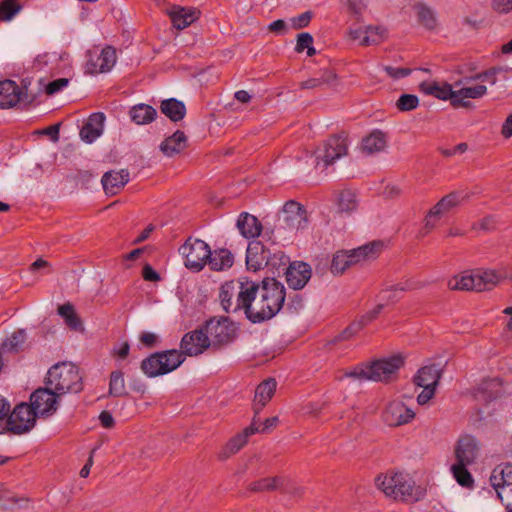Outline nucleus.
<instances>
[{"label": "nucleus", "instance_id": "c756f323", "mask_svg": "<svg viewBox=\"0 0 512 512\" xmlns=\"http://www.w3.org/2000/svg\"><path fill=\"white\" fill-rule=\"evenodd\" d=\"M448 287L451 290H462V291H483L484 286L479 284V279L476 277V273H462L453 277L448 282Z\"/></svg>", "mask_w": 512, "mask_h": 512}, {"label": "nucleus", "instance_id": "052dcab7", "mask_svg": "<svg viewBox=\"0 0 512 512\" xmlns=\"http://www.w3.org/2000/svg\"><path fill=\"white\" fill-rule=\"evenodd\" d=\"M408 289H409L408 286H404L402 284H397V285L391 286L390 289L382 291V293H381L382 294V300H384L386 302L398 301V297L396 295V292H398V291L403 292V291H406Z\"/></svg>", "mask_w": 512, "mask_h": 512}, {"label": "nucleus", "instance_id": "58836bf2", "mask_svg": "<svg viewBox=\"0 0 512 512\" xmlns=\"http://www.w3.org/2000/svg\"><path fill=\"white\" fill-rule=\"evenodd\" d=\"M353 264H356V259L351 251H339L334 255L332 259L331 272L334 275L342 274L347 268H349Z\"/></svg>", "mask_w": 512, "mask_h": 512}, {"label": "nucleus", "instance_id": "a18cd8bd", "mask_svg": "<svg viewBox=\"0 0 512 512\" xmlns=\"http://www.w3.org/2000/svg\"><path fill=\"white\" fill-rule=\"evenodd\" d=\"M417 11L418 21L428 30H433L437 25V20L434 12L425 4L418 3L415 6Z\"/></svg>", "mask_w": 512, "mask_h": 512}, {"label": "nucleus", "instance_id": "79ce46f5", "mask_svg": "<svg viewBox=\"0 0 512 512\" xmlns=\"http://www.w3.org/2000/svg\"><path fill=\"white\" fill-rule=\"evenodd\" d=\"M283 483L281 477H267L254 481L248 485V490L251 492H265L274 491L278 489Z\"/></svg>", "mask_w": 512, "mask_h": 512}, {"label": "nucleus", "instance_id": "9b49d317", "mask_svg": "<svg viewBox=\"0 0 512 512\" xmlns=\"http://www.w3.org/2000/svg\"><path fill=\"white\" fill-rule=\"evenodd\" d=\"M490 483L508 512H512V464L496 467L490 476Z\"/></svg>", "mask_w": 512, "mask_h": 512}, {"label": "nucleus", "instance_id": "f03ea898", "mask_svg": "<svg viewBox=\"0 0 512 512\" xmlns=\"http://www.w3.org/2000/svg\"><path fill=\"white\" fill-rule=\"evenodd\" d=\"M254 282L234 279L221 285L219 300L226 313H236L243 310L250 321V310L254 300Z\"/></svg>", "mask_w": 512, "mask_h": 512}, {"label": "nucleus", "instance_id": "4468645a", "mask_svg": "<svg viewBox=\"0 0 512 512\" xmlns=\"http://www.w3.org/2000/svg\"><path fill=\"white\" fill-rule=\"evenodd\" d=\"M36 418L37 414L30 404L20 403L8 417L7 430L14 434L26 433L34 427Z\"/></svg>", "mask_w": 512, "mask_h": 512}, {"label": "nucleus", "instance_id": "49530a36", "mask_svg": "<svg viewBox=\"0 0 512 512\" xmlns=\"http://www.w3.org/2000/svg\"><path fill=\"white\" fill-rule=\"evenodd\" d=\"M26 340V332L24 329H18L7 338L3 344L2 349L5 352H18L23 348Z\"/></svg>", "mask_w": 512, "mask_h": 512}, {"label": "nucleus", "instance_id": "9d476101", "mask_svg": "<svg viewBox=\"0 0 512 512\" xmlns=\"http://www.w3.org/2000/svg\"><path fill=\"white\" fill-rule=\"evenodd\" d=\"M179 252L185 258V266L195 272L201 271L209 262L211 250L209 245L200 239L189 238L180 248Z\"/></svg>", "mask_w": 512, "mask_h": 512}, {"label": "nucleus", "instance_id": "e2e57ef3", "mask_svg": "<svg viewBox=\"0 0 512 512\" xmlns=\"http://www.w3.org/2000/svg\"><path fill=\"white\" fill-rule=\"evenodd\" d=\"M348 11L353 15L360 16L366 9L365 0H342Z\"/></svg>", "mask_w": 512, "mask_h": 512}, {"label": "nucleus", "instance_id": "0e129e2a", "mask_svg": "<svg viewBox=\"0 0 512 512\" xmlns=\"http://www.w3.org/2000/svg\"><path fill=\"white\" fill-rule=\"evenodd\" d=\"M68 83L69 80L67 78L55 79L45 86V92L47 95H53L61 91L63 88H65L68 85Z\"/></svg>", "mask_w": 512, "mask_h": 512}, {"label": "nucleus", "instance_id": "ddd939ff", "mask_svg": "<svg viewBox=\"0 0 512 512\" xmlns=\"http://www.w3.org/2000/svg\"><path fill=\"white\" fill-rule=\"evenodd\" d=\"M117 60L116 49L107 45L102 49L95 47L88 50L86 72L89 74L105 73L112 69Z\"/></svg>", "mask_w": 512, "mask_h": 512}, {"label": "nucleus", "instance_id": "dca6fc26", "mask_svg": "<svg viewBox=\"0 0 512 512\" xmlns=\"http://www.w3.org/2000/svg\"><path fill=\"white\" fill-rule=\"evenodd\" d=\"M404 364L401 355L378 359L369 364V377L372 381H389Z\"/></svg>", "mask_w": 512, "mask_h": 512}, {"label": "nucleus", "instance_id": "09e8293b", "mask_svg": "<svg viewBox=\"0 0 512 512\" xmlns=\"http://www.w3.org/2000/svg\"><path fill=\"white\" fill-rule=\"evenodd\" d=\"M22 9L17 0H2L0 2V22L11 21Z\"/></svg>", "mask_w": 512, "mask_h": 512}, {"label": "nucleus", "instance_id": "423d86ee", "mask_svg": "<svg viewBox=\"0 0 512 512\" xmlns=\"http://www.w3.org/2000/svg\"><path fill=\"white\" fill-rule=\"evenodd\" d=\"M278 221L279 224L275 227L277 231L284 230L297 233L308 227L309 216L302 204L295 200H288L279 213Z\"/></svg>", "mask_w": 512, "mask_h": 512}, {"label": "nucleus", "instance_id": "0eeeda50", "mask_svg": "<svg viewBox=\"0 0 512 512\" xmlns=\"http://www.w3.org/2000/svg\"><path fill=\"white\" fill-rule=\"evenodd\" d=\"M36 96L29 95L26 85L19 86L13 80L0 81V108H11L19 105L28 109L35 105Z\"/></svg>", "mask_w": 512, "mask_h": 512}, {"label": "nucleus", "instance_id": "4d7b16f0", "mask_svg": "<svg viewBox=\"0 0 512 512\" xmlns=\"http://www.w3.org/2000/svg\"><path fill=\"white\" fill-rule=\"evenodd\" d=\"M361 329V323L354 321L346 329H344L338 336H336L333 342L348 340L352 336L357 334Z\"/></svg>", "mask_w": 512, "mask_h": 512}, {"label": "nucleus", "instance_id": "a211bd4d", "mask_svg": "<svg viewBox=\"0 0 512 512\" xmlns=\"http://www.w3.org/2000/svg\"><path fill=\"white\" fill-rule=\"evenodd\" d=\"M382 417L387 425L397 427L409 423L415 417V413L403 402L392 401L387 405Z\"/></svg>", "mask_w": 512, "mask_h": 512}, {"label": "nucleus", "instance_id": "bb28decb", "mask_svg": "<svg viewBox=\"0 0 512 512\" xmlns=\"http://www.w3.org/2000/svg\"><path fill=\"white\" fill-rule=\"evenodd\" d=\"M106 116L103 112H94L88 118L81 117L80 113L75 112L68 116L67 126H76V128H103Z\"/></svg>", "mask_w": 512, "mask_h": 512}, {"label": "nucleus", "instance_id": "774afa93", "mask_svg": "<svg viewBox=\"0 0 512 512\" xmlns=\"http://www.w3.org/2000/svg\"><path fill=\"white\" fill-rule=\"evenodd\" d=\"M492 8L498 13H509L512 11V0H493Z\"/></svg>", "mask_w": 512, "mask_h": 512}, {"label": "nucleus", "instance_id": "393cba45", "mask_svg": "<svg viewBox=\"0 0 512 512\" xmlns=\"http://www.w3.org/2000/svg\"><path fill=\"white\" fill-rule=\"evenodd\" d=\"M277 383L275 379L268 378L261 382L256 390L254 397L253 409L255 416L263 409V407L270 401L275 393Z\"/></svg>", "mask_w": 512, "mask_h": 512}, {"label": "nucleus", "instance_id": "13d9d810", "mask_svg": "<svg viewBox=\"0 0 512 512\" xmlns=\"http://www.w3.org/2000/svg\"><path fill=\"white\" fill-rule=\"evenodd\" d=\"M369 364H362L353 370L345 372L346 377L356 378L360 380H370Z\"/></svg>", "mask_w": 512, "mask_h": 512}, {"label": "nucleus", "instance_id": "de8ad7c7", "mask_svg": "<svg viewBox=\"0 0 512 512\" xmlns=\"http://www.w3.org/2000/svg\"><path fill=\"white\" fill-rule=\"evenodd\" d=\"M468 464L456 461L452 465L451 471L456 481L463 487L470 488L473 485V478L470 472L467 470Z\"/></svg>", "mask_w": 512, "mask_h": 512}, {"label": "nucleus", "instance_id": "7ed1b4c3", "mask_svg": "<svg viewBox=\"0 0 512 512\" xmlns=\"http://www.w3.org/2000/svg\"><path fill=\"white\" fill-rule=\"evenodd\" d=\"M45 383L60 396L66 393H79L83 389L79 369L71 362H61L52 366L48 370Z\"/></svg>", "mask_w": 512, "mask_h": 512}, {"label": "nucleus", "instance_id": "ea45409f", "mask_svg": "<svg viewBox=\"0 0 512 512\" xmlns=\"http://www.w3.org/2000/svg\"><path fill=\"white\" fill-rule=\"evenodd\" d=\"M382 247H383L382 242L374 241L369 244L358 247L356 249H353V250H351V252H352L353 256H355L356 263H358L361 260L375 259L379 255Z\"/></svg>", "mask_w": 512, "mask_h": 512}, {"label": "nucleus", "instance_id": "2f4dec72", "mask_svg": "<svg viewBox=\"0 0 512 512\" xmlns=\"http://www.w3.org/2000/svg\"><path fill=\"white\" fill-rule=\"evenodd\" d=\"M420 90L427 95H432L441 100H450L451 105L454 107L455 91L452 86L448 83L439 85L436 82L427 83L423 82L420 84Z\"/></svg>", "mask_w": 512, "mask_h": 512}, {"label": "nucleus", "instance_id": "5701e85b", "mask_svg": "<svg viewBox=\"0 0 512 512\" xmlns=\"http://www.w3.org/2000/svg\"><path fill=\"white\" fill-rule=\"evenodd\" d=\"M477 453L478 445L472 436H464L458 440L455 448L456 461L470 465L475 461Z\"/></svg>", "mask_w": 512, "mask_h": 512}, {"label": "nucleus", "instance_id": "6e6552de", "mask_svg": "<svg viewBox=\"0 0 512 512\" xmlns=\"http://www.w3.org/2000/svg\"><path fill=\"white\" fill-rule=\"evenodd\" d=\"M276 260L280 264L286 265L289 258L281 251L271 254V251L266 248L261 242L253 241L249 243L246 252V265L249 270L258 271L261 268L271 265H277Z\"/></svg>", "mask_w": 512, "mask_h": 512}, {"label": "nucleus", "instance_id": "603ef678", "mask_svg": "<svg viewBox=\"0 0 512 512\" xmlns=\"http://www.w3.org/2000/svg\"><path fill=\"white\" fill-rule=\"evenodd\" d=\"M316 78H317V80H319L321 87H323V86L331 87V86L335 85L338 81V76H337L336 72L330 68L321 69L319 71V76Z\"/></svg>", "mask_w": 512, "mask_h": 512}, {"label": "nucleus", "instance_id": "4c0bfd02", "mask_svg": "<svg viewBox=\"0 0 512 512\" xmlns=\"http://www.w3.org/2000/svg\"><path fill=\"white\" fill-rule=\"evenodd\" d=\"M58 314L65 320L66 325L70 329L75 331L83 330L82 321L71 303L68 302L60 305L58 307Z\"/></svg>", "mask_w": 512, "mask_h": 512}, {"label": "nucleus", "instance_id": "6e6d98bb", "mask_svg": "<svg viewBox=\"0 0 512 512\" xmlns=\"http://www.w3.org/2000/svg\"><path fill=\"white\" fill-rule=\"evenodd\" d=\"M439 219L440 217H438L436 214H432V211L430 210L424 218V227L419 232L418 237L422 238L425 237L428 233H430V231L436 227Z\"/></svg>", "mask_w": 512, "mask_h": 512}, {"label": "nucleus", "instance_id": "f257e3e1", "mask_svg": "<svg viewBox=\"0 0 512 512\" xmlns=\"http://www.w3.org/2000/svg\"><path fill=\"white\" fill-rule=\"evenodd\" d=\"M254 300L250 310V322L262 323L276 316L284 305L286 293L284 285L275 278H265L254 282Z\"/></svg>", "mask_w": 512, "mask_h": 512}, {"label": "nucleus", "instance_id": "e433bc0d", "mask_svg": "<svg viewBox=\"0 0 512 512\" xmlns=\"http://www.w3.org/2000/svg\"><path fill=\"white\" fill-rule=\"evenodd\" d=\"M503 71L504 69L502 67H491L485 71L465 77L464 79L455 82V86L457 87L462 83L468 84L472 81L488 82L490 85H494L497 82V75Z\"/></svg>", "mask_w": 512, "mask_h": 512}, {"label": "nucleus", "instance_id": "473e14b6", "mask_svg": "<svg viewBox=\"0 0 512 512\" xmlns=\"http://www.w3.org/2000/svg\"><path fill=\"white\" fill-rule=\"evenodd\" d=\"M160 111L171 121L178 122L185 117L186 106L176 98H169L161 101Z\"/></svg>", "mask_w": 512, "mask_h": 512}, {"label": "nucleus", "instance_id": "f704fd0d", "mask_svg": "<svg viewBox=\"0 0 512 512\" xmlns=\"http://www.w3.org/2000/svg\"><path fill=\"white\" fill-rule=\"evenodd\" d=\"M172 24L175 28L182 30L191 25L198 17L197 12L194 10H186L182 7H177L170 13Z\"/></svg>", "mask_w": 512, "mask_h": 512}, {"label": "nucleus", "instance_id": "cd10ccee", "mask_svg": "<svg viewBox=\"0 0 512 512\" xmlns=\"http://www.w3.org/2000/svg\"><path fill=\"white\" fill-rule=\"evenodd\" d=\"M187 146V137L181 130H176L173 135L167 137L160 145L161 152L172 157L181 153Z\"/></svg>", "mask_w": 512, "mask_h": 512}, {"label": "nucleus", "instance_id": "c85d7f7f", "mask_svg": "<svg viewBox=\"0 0 512 512\" xmlns=\"http://www.w3.org/2000/svg\"><path fill=\"white\" fill-rule=\"evenodd\" d=\"M237 228L242 236L249 239L258 237L261 234L262 224L255 216L243 212L238 217Z\"/></svg>", "mask_w": 512, "mask_h": 512}, {"label": "nucleus", "instance_id": "2eb2a0df", "mask_svg": "<svg viewBox=\"0 0 512 512\" xmlns=\"http://www.w3.org/2000/svg\"><path fill=\"white\" fill-rule=\"evenodd\" d=\"M60 397L56 391L46 385L44 388H38L32 393L30 405L35 410L37 416L49 417L56 412Z\"/></svg>", "mask_w": 512, "mask_h": 512}, {"label": "nucleus", "instance_id": "3c124183", "mask_svg": "<svg viewBox=\"0 0 512 512\" xmlns=\"http://www.w3.org/2000/svg\"><path fill=\"white\" fill-rule=\"evenodd\" d=\"M476 277L479 279V284L484 286L483 291L490 290L499 282V276L494 271L477 272Z\"/></svg>", "mask_w": 512, "mask_h": 512}, {"label": "nucleus", "instance_id": "39448f33", "mask_svg": "<svg viewBox=\"0 0 512 512\" xmlns=\"http://www.w3.org/2000/svg\"><path fill=\"white\" fill-rule=\"evenodd\" d=\"M377 487L394 500L412 501L413 483L403 473H390L376 478Z\"/></svg>", "mask_w": 512, "mask_h": 512}, {"label": "nucleus", "instance_id": "f3484780", "mask_svg": "<svg viewBox=\"0 0 512 512\" xmlns=\"http://www.w3.org/2000/svg\"><path fill=\"white\" fill-rule=\"evenodd\" d=\"M211 346L210 338L203 329L186 333L180 343L182 356H198Z\"/></svg>", "mask_w": 512, "mask_h": 512}, {"label": "nucleus", "instance_id": "1a4fd4ad", "mask_svg": "<svg viewBox=\"0 0 512 512\" xmlns=\"http://www.w3.org/2000/svg\"><path fill=\"white\" fill-rule=\"evenodd\" d=\"M349 139L345 130L331 135L324 143L323 148L317 152V164L323 163L324 167L334 164L348 154Z\"/></svg>", "mask_w": 512, "mask_h": 512}, {"label": "nucleus", "instance_id": "aec40b11", "mask_svg": "<svg viewBox=\"0 0 512 512\" xmlns=\"http://www.w3.org/2000/svg\"><path fill=\"white\" fill-rule=\"evenodd\" d=\"M388 136L382 130H371L365 136L362 137L359 149L367 155H373L384 151L387 147Z\"/></svg>", "mask_w": 512, "mask_h": 512}, {"label": "nucleus", "instance_id": "37998d69", "mask_svg": "<svg viewBox=\"0 0 512 512\" xmlns=\"http://www.w3.org/2000/svg\"><path fill=\"white\" fill-rule=\"evenodd\" d=\"M386 38V29L382 26H368L365 29V35L361 40V45H378Z\"/></svg>", "mask_w": 512, "mask_h": 512}, {"label": "nucleus", "instance_id": "680f3d73", "mask_svg": "<svg viewBox=\"0 0 512 512\" xmlns=\"http://www.w3.org/2000/svg\"><path fill=\"white\" fill-rule=\"evenodd\" d=\"M384 308V304H378L376 305L372 310L366 312L363 316L360 317L359 320H357L358 323H361V328L368 325L370 322H372L374 319L377 318V316L381 313L382 309Z\"/></svg>", "mask_w": 512, "mask_h": 512}, {"label": "nucleus", "instance_id": "a878e982", "mask_svg": "<svg viewBox=\"0 0 512 512\" xmlns=\"http://www.w3.org/2000/svg\"><path fill=\"white\" fill-rule=\"evenodd\" d=\"M441 378V370L436 364L420 368L414 376V383L422 388H436Z\"/></svg>", "mask_w": 512, "mask_h": 512}, {"label": "nucleus", "instance_id": "b1692460", "mask_svg": "<svg viewBox=\"0 0 512 512\" xmlns=\"http://www.w3.org/2000/svg\"><path fill=\"white\" fill-rule=\"evenodd\" d=\"M129 181V172L126 169L120 171H108L101 179V183L106 193L111 195L116 194L121 190Z\"/></svg>", "mask_w": 512, "mask_h": 512}, {"label": "nucleus", "instance_id": "c03bdc74", "mask_svg": "<svg viewBox=\"0 0 512 512\" xmlns=\"http://www.w3.org/2000/svg\"><path fill=\"white\" fill-rule=\"evenodd\" d=\"M127 394L123 372L120 370L113 371L110 374L109 395L123 397Z\"/></svg>", "mask_w": 512, "mask_h": 512}, {"label": "nucleus", "instance_id": "20e7f679", "mask_svg": "<svg viewBox=\"0 0 512 512\" xmlns=\"http://www.w3.org/2000/svg\"><path fill=\"white\" fill-rule=\"evenodd\" d=\"M185 360L176 349L155 352L141 362V369L150 378L168 374L177 369Z\"/></svg>", "mask_w": 512, "mask_h": 512}, {"label": "nucleus", "instance_id": "4be33fe9", "mask_svg": "<svg viewBox=\"0 0 512 512\" xmlns=\"http://www.w3.org/2000/svg\"><path fill=\"white\" fill-rule=\"evenodd\" d=\"M259 431V426H256L255 419L252 424L246 427L242 433L237 434L229 440L220 453L221 459H227L231 455L237 453L248 441L249 436Z\"/></svg>", "mask_w": 512, "mask_h": 512}, {"label": "nucleus", "instance_id": "6ab92c4d", "mask_svg": "<svg viewBox=\"0 0 512 512\" xmlns=\"http://www.w3.org/2000/svg\"><path fill=\"white\" fill-rule=\"evenodd\" d=\"M312 271L309 264L301 261H295L286 268V282L294 290L302 289L311 278Z\"/></svg>", "mask_w": 512, "mask_h": 512}, {"label": "nucleus", "instance_id": "c9c22d12", "mask_svg": "<svg viewBox=\"0 0 512 512\" xmlns=\"http://www.w3.org/2000/svg\"><path fill=\"white\" fill-rule=\"evenodd\" d=\"M233 255L227 249H218L211 252L209 266L214 271H221L233 265Z\"/></svg>", "mask_w": 512, "mask_h": 512}, {"label": "nucleus", "instance_id": "8fccbe9b", "mask_svg": "<svg viewBox=\"0 0 512 512\" xmlns=\"http://www.w3.org/2000/svg\"><path fill=\"white\" fill-rule=\"evenodd\" d=\"M419 99L413 94H402L397 102L396 107L399 111H411L417 108Z\"/></svg>", "mask_w": 512, "mask_h": 512}, {"label": "nucleus", "instance_id": "bf43d9fd", "mask_svg": "<svg viewBox=\"0 0 512 512\" xmlns=\"http://www.w3.org/2000/svg\"><path fill=\"white\" fill-rule=\"evenodd\" d=\"M383 70L393 79L405 78L412 73V69L410 68L392 67L389 65L383 66Z\"/></svg>", "mask_w": 512, "mask_h": 512}, {"label": "nucleus", "instance_id": "f8f14e48", "mask_svg": "<svg viewBox=\"0 0 512 512\" xmlns=\"http://www.w3.org/2000/svg\"><path fill=\"white\" fill-rule=\"evenodd\" d=\"M237 328L228 317L210 319L206 322L204 332L210 338L211 346L220 347L232 342L236 337Z\"/></svg>", "mask_w": 512, "mask_h": 512}, {"label": "nucleus", "instance_id": "7c9ffc66", "mask_svg": "<svg viewBox=\"0 0 512 512\" xmlns=\"http://www.w3.org/2000/svg\"><path fill=\"white\" fill-rule=\"evenodd\" d=\"M487 94V87L479 84L473 87H462L455 90L454 107H469L470 101L468 99H478Z\"/></svg>", "mask_w": 512, "mask_h": 512}, {"label": "nucleus", "instance_id": "69168bd1", "mask_svg": "<svg viewBox=\"0 0 512 512\" xmlns=\"http://www.w3.org/2000/svg\"><path fill=\"white\" fill-rule=\"evenodd\" d=\"M313 44V37L310 33L303 32L298 34L295 51L298 53L303 52L308 46Z\"/></svg>", "mask_w": 512, "mask_h": 512}, {"label": "nucleus", "instance_id": "338daca9", "mask_svg": "<svg viewBox=\"0 0 512 512\" xmlns=\"http://www.w3.org/2000/svg\"><path fill=\"white\" fill-rule=\"evenodd\" d=\"M312 19V12L306 11L297 17L291 19L292 26L294 29H302L309 25Z\"/></svg>", "mask_w": 512, "mask_h": 512}, {"label": "nucleus", "instance_id": "72a5a7b5", "mask_svg": "<svg viewBox=\"0 0 512 512\" xmlns=\"http://www.w3.org/2000/svg\"><path fill=\"white\" fill-rule=\"evenodd\" d=\"M129 115L135 124L146 125L156 118L157 111L151 105L141 103L131 107Z\"/></svg>", "mask_w": 512, "mask_h": 512}, {"label": "nucleus", "instance_id": "5fc2aeb1", "mask_svg": "<svg viewBox=\"0 0 512 512\" xmlns=\"http://www.w3.org/2000/svg\"><path fill=\"white\" fill-rule=\"evenodd\" d=\"M463 200V196L458 192H452L439 200V207L446 206L450 211L454 207L458 206Z\"/></svg>", "mask_w": 512, "mask_h": 512}, {"label": "nucleus", "instance_id": "864d4df0", "mask_svg": "<svg viewBox=\"0 0 512 512\" xmlns=\"http://www.w3.org/2000/svg\"><path fill=\"white\" fill-rule=\"evenodd\" d=\"M496 228V220L493 216H485L478 222L473 223L471 229L483 232H489Z\"/></svg>", "mask_w": 512, "mask_h": 512}, {"label": "nucleus", "instance_id": "412c9836", "mask_svg": "<svg viewBox=\"0 0 512 512\" xmlns=\"http://www.w3.org/2000/svg\"><path fill=\"white\" fill-rule=\"evenodd\" d=\"M503 394L502 381L499 378H491L482 381L474 392V397L482 403H489Z\"/></svg>", "mask_w": 512, "mask_h": 512}, {"label": "nucleus", "instance_id": "a19ab883", "mask_svg": "<svg viewBox=\"0 0 512 512\" xmlns=\"http://www.w3.org/2000/svg\"><path fill=\"white\" fill-rule=\"evenodd\" d=\"M337 206L339 212L351 213L356 210L358 201L355 192L350 189L342 190L337 197Z\"/></svg>", "mask_w": 512, "mask_h": 512}]
</instances>
